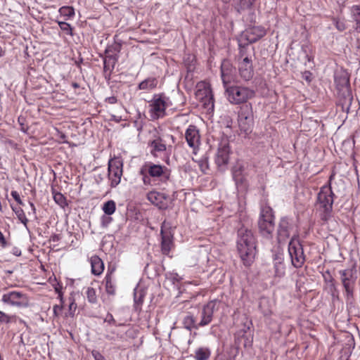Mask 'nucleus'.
Instances as JSON below:
<instances>
[{
  "mask_svg": "<svg viewBox=\"0 0 360 360\" xmlns=\"http://www.w3.org/2000/svg\"><path fill=\"white\" fill-rule=\"evenodd\" d=\"M102 210L106 215H112L116 210V205L115 201L110 200L105 202L103 205Z\"/></svg>",
  "mask_w": 360,
  "mask_h": 360,
  "instance_id": "32",
  "label": "nucleus"
},
{
  "mask_svg": "<svg viewBox=\"0 0 360 360\" xmlns=\"http://www.w3.org/2000/svg\"><path fill=\"white\" fill-rule=\"evenodd\" d=\"M245 328H244V329H243V331H244V333H246V332H247V330H249V329H250V326H249V325H248V326H245Z\"/></svg>",
  "mask_w": 360,
  "mask_h": 360,
  "instance_id": "58",
  "label": "nucleus"
},
{
  "mask_svg": "<svg viewBox=\"0 0 360 360\" xmlns=\"http://www.w3.org/2000/svg\"><path fill=\"white\" fill-rule=\"evenodd\" d=\"M148 146L150 148V154L154 158L159 157L167 149L165 141L160 136H158L153 140H150L148 143Z\"/></svg>",
  "mask_w": 360,
  "mask_h": 360,
  "instance_id": "20",
  "label": "nucleus"
},
{
  "mask_svg": "<svg viewBox=\"0 0 360 360\" xmlns=\"http://www.w3.org/2000/svg\"><path fill=\"white\" fill-rule=\"evenodd\" d=\"M62 310V307L59 305H54L53 307V311L55 316H58L59 313Z\"/></svg>",
  "mask_w": 360,
  "mask_h": 360,
  "instance_id": "52",
  "label": "nucleus"
},
{
  "mask_svg": "<svg viewBox=\"0 0 360 360\" xmlns=\"http://www.w3.org/2000/svg\"><path fill=\"white\" fill-rule=\"evenodd\" d=\"M259 307L264 316H268L271 314V309L269 306V301L266 298L261 299Z\"/></svg>",
  "mask_w": 360,
  "mask_h": 360,
  "instance_id": "37",
  "label": "nucleus"
},
{
  "mask_svg": "<svg viewBox=\"0 0 360 360\" xmlns=\"http://www.w3.org/2000/svg\"><path fill=\"white\" fill-rule=\"evenodd\" d=\"M117 55L108 54L105 56L103 60V69L105 72L108 71L109 75L111 73L117 60Z\"/></svg>",
  "mask_w": 360,
  "mask_h": 360,
  "instance_id": "26",
  "label": "nucleus"
},
{
  "mask_svg": "<svg viewBox=\"0 0 360 360\" xmlns=\"http://www.w3.org/2000/svg\"><path fill=\"white\" fill-rule=\"evenodd\" d=\"M221 78L224 89L229 87L228 84L237 82L236 69L229 60H224L221 65Z\"/></svg>",
  "mask_w": 360,
  "mask_h": 360,
  "instance_id": "14",
  "label": "nucleus"
},
{
  "mask_svg": "<svg viewBox=\"0 0 360 360\" xmlns=\"http://www.w3.org/2000/svg\"><path fill=\"white\" fill-rule=\"evenodd\" d=\"M291 234L298 236L292 220L287 217L281 218L277 229V240L279 243L285 242Z\"/></svg>",
  "mask_w": 360,
  "mask_h": 360,
  "instance_id": "10",
  "label": "nucleus"
},
{
  "mask_svg": "<svg viewBox=\"0 0 360 360\" xmlns=\"http://www.w3.org/2000/svg\"><path fill=\"white\" fill-rule=\"evenodd\" d=\"M12 210L15 212L18 220L27 228L28 219H27L23 210L20 207L11 206Z\"/></svg>",
  "mask_w": 360,
  "mask_h": 360,
  "instance_id": "31",
  "label": "nucleus"
},
{
  "mask_svg": "<svg viewBox=\"0 0 360 360\" xmlns=\"http://www.w3.org/2000/svg\"><path fill=\"white\" fill-rule=\"evenodd\" d=\"M266 34L265 29L262 26L248 27L243 35L249 43H255Z\"/></svg>",
  "mask_w": 360,
  "mask_h": 360,
  "instance_id": "19",
  "label": "nucleus"
},
{
  "mask_svg": "<svg viewBox=\"0 0 360 360\" xmlns=\"http://www.w3.org/2000/svg\"><path fill=\"white\" fill-rule=\"evenodd\" d=\"M327 274H328L329 275V277L327 278L326 276H325V280L327 282H330V283H332L333 282V277L330 276V273L328 271L326 272Z\"/></svg>",
  "mask_w": 360,
  "mask_h": 360,
  "instance_id": "54",
  "label": "nucleus"
},
{
  "mask_svg": "<svg viewBox=\"0 0 360 360\" xmlns=\"http://www.w3.org/2000/svg\"><path fill=\"white\" fill-rule=\"evenodd\" d=\"M354 284L343 285L347 299L353 297V288Z\"/></svg>",
  "mask_w": 360,
  "mask_h": 360,
  "instance_id": "43",
  "label": "nucleus"
},
{
  "mask_svg": "<svg viewBox=\"0 0 360 360\" xmlns=\"http://www.w3.org/2000/svg\"><path fill=\"white\" fill-rule=\"evenodd\" d=\"M342 285L354 284L356 280V269L354 265L339 271Z\"/></svg>",
  "mask_w": 360,
  "mask_h": 360,
  "instance_id": "21",
  "label": "nucleus"
},
{
  "mask_svg": "<svg viewBox=\"0 0 360 360\" xmlns=\"http://www.w3.org/2000/svg\"><path fill=\"white\" fill-rule=\"evenodd\" d=\"M218 304L219 301L213 300L202 307L200 314V321L199 322V325L201 327L207 326L212 322L214 312L218 309Z\"/></svg>",
  "mask_w": 360,
  "mask_h": 360,
  "instance_id": "13",
  "label": "nucleus"
},
{
  "mask_svg": "<svg viewBox=\"0 0 360 360\" xmlns=\"http://www.w3.org/2000/svg\"><path fill=\"white\" fill-rule=\"evenodd\" d=\"M72 86H73L74 88H78V87H79V84H78L77 83H73V84H72Z\"/></svg>",
  "mask_w": 360,
  "mask_h": 360,
  "instance_id": "59",
  "label": "nucleus"
},
{
  "mask_svg": "<svg viewBox=\"0 0 360 360\" xmlns=\"http://www.w3.org/2000/svg\"><path fill=\"white\" fill-rule=\"evenodd\" d=\"M56 22H58L60 30L62 31H63L66 34L70 35V36L73 35L72 27L70 25V24L66 22L59 21V20H56Z\"/></svg>",
  "mask_w": 360,
  "mask_h": 360,
  "instance_id": "35",
  "label": "nucleus"
},
{
  "mask_svg": "<svg viewBox=\"0 0 360 360\" xmlns=\"http://www.w3.org/2000/svg\"><path fill=\"white\" fill-rule=\"evenodd\" d=\"M198 164H199L201 171H202L203 172H205V171L209 168L207 157H206V156L202 157L198 160Z\"/></svg>",
  "mask_w": 360,
  "mask_h": 360,
  "instance_id": "41",
  "label": "nucleus"
},
{
  "mask_svg": "<svg viewBox=\"0 0 360 360\" xmlns=\"http://www.w3.org/2000/svg\"><path fill=\"white\" fill-rule=\"evenodd\" d=\"M334 24L335 27L340 32L344 31L346 29V25L344 21L339 19H334Z\"/></svg>",
  "mask_w": 360,
  "mask_h": 360,
  "instance_id": "44",
  "label": "nucleus"
},
{
  "mask_svg": "<svg viewBox=\"0 0 360 360\" xmlns=\"http://www.w3.org/2000/svg\"><path fill=\"white\" fill-rule=\"evenodd\" d=\"M229 143L226 141L221 142L215 157V162L218 167H223L227 165L229 159Z\"/></svg>",
  "mask_w": 360,
  "mask_h": 360,
  "instance_id": "18",
  "label": "nucleus"
},
{
  "mask_svg": "<svg viewBox=\"0 0 360 360\" xmlns=\"http://www.w3.org/2000/svg\"><path fill=\"white\" fill-rule=\"evenodd\" d=\"M123 163L120 158L110 159L108 162V179L111 187H116L121 181Z\"/></svg>",
  "mask_w": 360,
  "mask_h": 360,
  "instance_id": "11",
  "label": "nucleus"
},
{
  "mask_svg": "<svg viewBox=\"0 0 360 360\" xmlns=\"http://www.w3.org/2000/svg\"><path fill=\"white\" fill-rule=\"evenodd\" d=\"M91 354L95 360H105V357L96 350H93Z\"/></svg>",
  "mask_w": 360,
  "mask_h": 360,
  "instance_id": "48",
  "label": "nucleus"
},
{
  "mask_svg": "<svg viewBox=\"0 0 360 360\" xmlns=\"http://www.w3.org/2000/svg\"><path fill=\"white\" fill-rule=\"evenodd\" d=\"M203 89H198V95H205L206 101L208 102L207 105L209 108H214V98L210 84H204Z\"/></svg>",
  "mask_w": 360,
  "mask_h": 360,
  "instance_id": "24",
  "label": "nucleus"
},
{
  "mask_svg": "<svg viewBox=\"0 0 360 360\" xmlns=\"http://www.w3.org/2000/svg\"><path fill=\"white\" fill-rule=\"evenodd\" d=\"M288 253L292 265L297 269L302 267L305 262V256L298 236H292L288 244Z\"/></svg>",
  "mask_w": 360,
  "mask_h": 360,
  "instance_id": "9",
  "label": "nucleus"
},
{
  "mask_svg": "<svg viewBox=\"0 0 360 360\" xmlns=\"http://www.w3.org/2000/svg\"><path fill=\"white\" fill-rule=\"evenodd\" d=\"M105 101L110 104H115L117 103V97L112 96L107 97L105 98Z\"/></svg>",
  "mask_w": 360,
  "mask_h": 360,
  "instance_id": "51",
  "label": "nucleus"
},
{
  "mask_svg": "<svg viewBox=\"0 0 360 360\" xmlns=\"http://www.w3.org/2000/svg\"><path fill=\"white\" fill-rule=\"evenodd\" d=\"M15 318V315H9L0 310V323H9Z\"/></svg>",
  "mask_w": 360,
  "mask_h": 360,
  "instance_id": "40",
  "label": "nucleus"
},
{
  "mask_svg": "<svg viewBox=\"0 0 360 360\" xmlns=\"http://www.w3.org/2000/svg\"><path fill=\"white\" fill-rule=\"evenodd\" d=\"M147 199L161 210H166L169 206V196L163 193L155 191H150L147 195Z\"/></svg>",
  "mask_w": 360,
  "mask_h": 360,
  "instance_id": "16",
  "label": "nucleus"
},
{
  "mask_svg": "<svg viewBox=\"0 0 360 360\" xmlns=\"http://www.w3.org/2000/svg\"><path fill=\"white\" fill-rule=\"evenodd\" d=\"M211 355V351L207 347H200L195 352V360H207Z\"/></svg>",
  "mask_w": 360,
  "mask_h": 360,
  "instance_id": "30",
  "label": "nucleus"
},
{
  "mask_svg": "<svg viewBox=\"0 0 360 360\" xmlns=\"http://www.w3.org/2000/svg\"><path fill=\"white\" fill-rule=\"evenodd\" d=\"M274 277L281 278L285 274V265L283 254H275L274 255Z\"/></svg>",
  "mask_w": 360,
  "mask_h": 360,
  "instance_id": "22",
  "label": "nucleus"
},
{
  "mask_svg": "<svg viewBox=\"0 0 360 360\" xmlns=\"http://www.w3.org/2000/svg\"><path fill=\"white\" fill-rule=\"evenodd\" d=\"M104 281L105 283V290L107 293L112 295H115L116 288L115 280L112 276V271L110 272H109V271H108Z\"/></svg>",
  "mask_w": 360,
  "mask_h": 360,
  "instance_id": "27",
  "label": "nucleus"
},
{
  "mask_svg": "<svg viewBox=\"0 0 360 360\" xmlns=\"http://www.w3.org/2000/svg\"><path fill=\"white\" fill-rule=\"evenodd\" d=\"M158 85V80L154 77H148L142 81L139 84V89L144 91H150L153 89Z\"/></svg>",
  "mask_w": 360,
  "mask_h": 360,
  "instance_id": "28",
  "label": "nucleus"
},
{
  "mask_svg": "<svg viewBox=\"0 0 360 360\" xmlns=\"http://www.w3.org/2000/svg\"><path fill=\"white\" fill-rule=\"evenodd\" d=\"M353 10L354 11L353 18L356 22V30L360 32V5L354 6Z\"/></svg>",
  "mask_w": 360,
  "mask_h": 360,
  "instance_id": "36",
  "label": "nucleus"
},
{
  "mask_svg": "<svg viewBox=\"0 0 360 360\" xmlns=\"http://www.w3.org/2000/svg\"><path fill=\"white\" fill-rule=\"evenodd\" d=\"M134 308L136 311L141 310V307L143 302V294L141 292H134Z\"/></svg>",
  "mask_w": 360,
  "mask_h": 360,
  "instance_id": "34",
  "label": "nucleus"
},
{
  "mask_svg": "<svg viewBox=\"0 0 360 360\" xmlns=\"http://www.w3.org/2000/svg\"><path fill=\"white\" fill-rule=\"evenodd\" d=\"M274 217L270 207L262 208L258 221L259 230L261 235L266 238H271L275 229Z\"/></svg>",
  "mask_w": 360,
  "mask_h": 360,
  "instance_id": "7",
  "label": "nucleus"
},
{
  "mask_svg": "<svg viewBox=\"0 0 360 360\" xmlns=\"http://www.w3.org/2000/svg\"><path fill=\"white\" fill-rule=\"evenodd\" d=\"M112 49H113V50L117 53H119L120 51V49H121V44H115V46H113L112 47ZM111 51V48L110 47H108L106 50H105V53L106 54H109V52Z\"/></svg>",
  "mask_w": 360,
  "mask_h": 360,
  "instance_id": "50",
  "label": "nucleus"
},
{
  "mask_svg": "<svg viewBox=\"0 0 360 360\" xmlns=\"http://www.w3.org/2000/svg\"><path fill=\"white\" fill-rule=\"evenodd\" d=\"M335 82L338 86L341 85L342 87H347L349 85V79L345 76L340 79L335 78Z\"/></svg>",
  "mask_w": 360,
  "mask_h": 360,
  "instance_id": "45",
  "label": "nucleus"
},
{
  "mask_svg": "<svg viewBox=\"0 0 360 360\" xmlns=\"http://www.w3.org/2000/svg\"><path fill=\"white\" fill-rule=\"evenodd\" d=\"M30 204V206L31 207V211H32V213L31 212H28V214L29 215H31L32 214L34 216V218H36V208H35V206L34 205V203L32 202H29Z\"/></svg>",
  "mask_w": 360,
  "mask_h": 360,
  "instance_id": "53",
  "label": "nucleus"
},
{
  "mask_svg": "<svg viewBox=\"0 0 360 360\" xmlns=\"http://www.w3.org/2000/svg\"><path fill=\"white\" fill-rule=\"evenodd\" d=\"M53 198L54 201L60 206H64L65 205V198L64 195L55 191H53Z\"/></svg>",
  "mask_w": 360,
  "mask_h": 360,
  "instance_id": "39",
  "label": "nucleus"
},
{
  "mask_svg": "<svg viewBox=\"0 0 360 360\" xmlns=\"http://www.w3.org/2000/svg\"><path fill=\"white\" fill-rule=\"evenodd\" d=\"M11 195L19 205L23 204L19 193L16 191H12Z\"/></svg>",
  "mask_w": 360,
  "mask_h": 360,
  "instance_id": "47",
  "label": "nucleus"
},
{
  "mask_svg": "<svg viewBox=\"0 0 360 360\" xmlns=\"http://www.w3.org/2000/svg\"><path fill=\"white\" fill-rule=\"evenodd\" d=\"M244 166L240 163L237 162L232 169V175L233 179H234L236 184L238 183H242L244 180Z\"/></svg>",
  "mask_w": 360,
  "mask_h": 360,
  "instance_id": "25",
  "label": "nucleus"
},
{
  "mask_svg": "<svg viewBox=\"0 0 360 360\" xmlns=\"http://www.w3.org/2000/svg\"><path fill=\"white\" fill-rule=\"evenodd\" d=\"M333 176V174L330 175L328 184L323 186L317 195V209L321 219L324 221H327L331 217L334 201V193L331 188V181Z\"/></svg>",
  "mask_w": 360,
  "mask_h": 360,
  "instance_id": "3",
  "label": "nucleus"
},
{
  "mask_svg": "<svg viewBox=\"0 0 360 360\" xmlns=\"http://www.w3.org/2000/svg\"><path fill=\"white\" fill-rule=\"evenodd\" d=\"M86 295L89 302L93 304L97 302V296L94 288L91 287L87 288Z\"/></svg>",
  "mask_w": 360,
  "mask_h": 360,
  "instance_id": "38",
  "label": "nucleus"
},
{
  "mask_svg": "<svg viewBox=\"0 0 360 360\" xmlns=\"http://www.w3.org/2000/svg\"><path fill=\"white\" fill-rule=\"evenodd\" d=\"M76 304L74 302V301H72L70 304V306H69V309L70 311L72 310V308H74L75 309H76Z\"/></svg>",
  "mask_w": 360,
  "mask_h": 360,
  "instance_id": "55",
  "label": "nucleus"
},
{
  "mask_svg": "<svg viewBox=\"0 0 360 360\" xmlns=\"http://www.w3.org/2000/svg\"><path fill=\"white\" fill-rule=\"evenodd\" d=\"M238 74L245 82L250 81L254 75V70L252 60L248 57H245L238 63Z\"/></svg>",
  "mask_w": 360,
  "mask_h": 360,
  "instance_id": "15",
  "label": "nucleus"
},
{
  "mask_svg": "<svg viewBox=\"0 0 360 360\" xmlns=\"http://www.w3.org/2000/svg\"><path fill=\"white\" fill-rule=\"evenodd\" d=\"M237 249L245 266H250L256 255V240L251 230L241 227L238 230Z\"/></svg>",
  "mask_w": 360,
  "mask_h": 360,
  "instance_id": "1",
  "label": "nucleus"
},
{
  "mask_svg": "<svg viewBox=\"0 0 360 360\" xmlns=\"http://www.w3.org/2000/svg\"><path fill=\"white\" fill-rule=\"evenodd\" d=\"M183 324L184 328L190 331L193 328L198 329L201 327L199 323H196L195 317L191 314H188L184 318Z\"/></svg>",
  "mask_w": 360,
  "mask_h": 360,
  "instance_id": "29",
  "label": "nucleus"
},
{
  "mask_svg": "<svg viewBox=\"0 0 360 360\" xmlns=\"http://www.w3.org/2000/svg\"><path fill=\"white\" fill-rule=\"evenodd\" d=\"M91 272L96 276L101 275L104 270V264L102 259L97 255H93L90 258Z\"/></svg>",
  "mask_w": 360,
  "mask_h": 360,
  "instance_id": "23",
  "label": "nucleus"
},
{
  "mask_svg": "<svg viewBox=\"0 0 360 360\" xmlns=\"http://www.w3.org/2000/svg\"><path fill=\"white\" fill-rule=\"evenodd\" d=\"M172 105L169 98L164 94H155L149 101V113L152 120L162 118L166 109Z\"/></svg>",
  "mask_w": 360,
  "mask_h": 360,
  "instance_id": "5",
  "label": "nucleus"
},
{
  "mask_svg": "<svg viewBox=\"0 0 360 360\" xmlns=\"http://www.w3.org/2000/svg\"><path fill=\"white\" fill-rule=\"evenodd\" d=\"M104 321H105V322H107L110 324H112V325L116 324V321H115V319L113 318V316L109 313L106 315V317L105 318Z\"/></svg>",
  "mask_w": 360,
  "mask_h": 360,
  "instance_id": "49",
  "label": "nucleus"
},
{
  "mask_svg": "<svg viewBox=\"0 0 360 360\" xmlns=\"http://www.w3.org/2000/svg\"><path fill=\"white\" fill-rule=\"evenodd\" d=\"M58 12L67 19L72 18L75 15V9L72 6H62L59 8Z\"/></svg>",
  "mask_w": 360,
  "mask_h": 360,
  "instance_id": "33",
  "label": "nucleus"
},
{
  "mask_svg": "<svg viewBox=\"0 0 360 360\" xmlns=\"http://www.w3.org/2000/svg\"><path fill=\"white\" fill-rule=\"evenodd\" d=\"M225 92L228 101L233 105L248 104V101L256 95L255 89L243 85L229 86L226 87Z\"/></svg>",
  "mask_w": 360,
  "mask_h": 360,
  "instance_id": "4",
  "label": "nucleus"
},
{
  "mask_svg": "<svg viewBox=\"0 0 360 360\" xmlns=\"http://www.w3.org/2000/svg\"><path fill=\"white\" fill-rule=\"evenodd\" d=\"M144 186L165 184L170 177V171L165 167L148 162L142 166L139 172Z\"/></svg>",
  "mask_w": 360,
  "mask_h": 360,
  "instance_id": "2",
  "label": "nucleus"
},
{
  "mask_svg": "<svg viewBox=\"0 0 360 360\" xmlns=\"http://www.w3.org/2000/svg\"><path fill=\"white\" fill-rule=\"evenodd\" d=\"M256 0H240V7L241 9L250 8Z\"/></svg>",
  "mask_w": 360,
  "mask_h": 360,
  "instance_id": "42",
  "label": "nucleus"
},
{
  "mask_svg": "<svg viewBox=\"0 0 360 360\" xmlns=\"http://www.w3.org/2000/svg\"><path fill=\"white\" fill-rule=\"evenodd\" d=\"M58 240V237L57 235H54L52 236V240L53 241H57Z\"/></svg>",
  "mask_w": 360,
  "mask_h": 360,
  "instance_id": "57",
  "label": "nucleus"
},
{
  "mask_svg": "<svg viewBox=\"0 0 360 360\" xmlns=\"http://www.w3.org/2000/svg\"><path fill=\"white\" fill-rule=\"evenodd\" d=\"M185 138L188 146L194 151L199 148L200 144V136L199 130L195 126H188L185 132Z\"/></svg>",
  "mask_w": 360,
  "mask_h": 360,
  "instance_id": "17",
  "label": "nucleus"
},
{
  "mask_svg": "<svg viewBox=\"0 0 360 360\" xmlns=\"http://www.w3.org/2000/svg\"><path fill=\"white\" fill-rule=\"evenodd\" d=\"M305 76H304V79L309 82H310V78H309V75H310V72H305Z\"/></svg>",
  "mask_w": 360,
  "mask_h": 360,
  "instance_id": "56",
  "label": "nucleus"
},
{
  "mask_svg": "<svg viewBox=\"0 0 360 360\" xmlns=\"http://www.w3.org/2000/svg\"><path fill=\"white\" fill-rule=\"evenodd\" d=\"M1 302L11 308L22 309L29 307L28 295L20 290H10L2 295Z\"/></svg>",
  "mask_w": 360,
  "mask_h": 360,
  "instance_id": "6",
  "label": "nucleus"
},
{
  "mask_svg": "<svg viewBox=\"0 0 360 360\" xmlns=\"http://www.w3.org/2000/svg\"><path fill=\"white\" fill-rule=\"evenodd\" d=\"M238 123L241 134L247 136L253 129V112L251 103L243 105L238 114Z\"/></svg>",
  "mask_w": 360,
  "mask_h": 360,
  "instance_id": "8",
  "label": "nucleus"
},
{
  "mask_svg": "<svg viewBox=\"0 0 360 360\" xmlns=\"http://www.w3.org/2000/svg\"><path fill=\"white\" fill-rule=\"evenodd\" d=\"M161 250L162 254L168 255L173 247V233L168 223L164 221L160 229Z\"/></svg>",
  "mask_w": 360,
  "mask_h": 360,
  "instance_id": "12",
  "label": "nucleus"
},
{
  "mask_svg": "<svg viewBox=\"0 0 360 360\" xmlns=\"http://www.w3.org/2000/svg\"><path fill=\"white\" fill-rule=\"evenodd\" d=\"M112 217L110 216H103L101 217V225L103 227H107L112 221Z\"/></svg>",
  "mask_w": 360,
  "mask_h": 360,
  "instance_id": "46",
  "label": "nucleus"
}]
</instances>
